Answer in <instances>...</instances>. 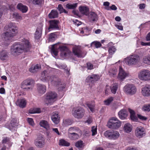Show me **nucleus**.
I'll use <instances>...</instances> for the list:
<instances>
[{
	"label": "nucleus",
	"mask_w": 150,
	"mask_h": 150,
	"mask_svg": "<svg viewBox=\"0 0 150 150\" xmlns=\"http://www.w3.org/2000/svg\"><path fill=\"white\" fill-rule=\"evenodd\" d=\"M40 79L44 82L50 81L52 84L57 87L59 91H61L65 88V84L61 82L60 79L54 76H51L48 71L44 70L42 72Z\"/></svg>",
	"instance_id": "nucleus-1"
},
{
	"label": "nucleus",
	"mask_w": 150,
	"mask_h": 150,
	"mask_svg": "<svg viewBox=\"0 0 150 150\" xmlns=\"http://www.w3.org/2000/svg\"><path fill=\"white\" fill-rule=\"evenodd\" d=\"M4 30L6 31L2 34V37L6 42L5 45L7 46L9 44L11 38L18 33V28L15 23L10 22L6 25Z\"/></svg>",
	"instance_id": "nucleus-2"
},
{
	"label": "nucleus",
	"mask_w": 150,
	"mask_h": 150,
	"mask_svg": "<svg viewBox=\"0 0 150 150\" xmlns=\"http://www.w3.org/2000/svg\"><path fill=\"white\" fill-rule=\"evenodd\" d=\"M31 47L28 40L23 38L21 42L15 43L11 46V51L12 54H19L23 52H30Z\"/></svg>",
	"instance_id": "nucleus-3"
},
{
	"label": "nucleus",
	"mask_w": 150,
	"mask_h": 150,
	"mask_svg": "<svg viewBox=\"0 0 150 150\" xmlns=\"http://www.w3.org/2000/svg\"><path fill=\"white\" fill-rule=\"evenodd\" d=\"M139 61V56L137 54H134L125 58L124 62L128 66H132L137 64Z\"/></svg>",
	"instance_id": "nucleus-4"
},
{
	"label": "nucleus",
	"mask_w": 150,
	"mask_h": 150,
	"mask_svg": "<svg viewBox=\"0 0 150 150\" xmlns=\"http://www.w3.org/2000/svg\"><path fill=\"white\" fill-rule=\"evenodd\" d=\"M121 125V122L116 117L111 118L107 123L108 127L111 129H117Z\"/></svg>",
	"instance_id": "nucleus-5"
},
{
	"label": "nucleus",
	"mask_w": 150,
	"mask_h": 150,
	"mask_svg": "<svg viewBox=\"0 0 150 150\" xmlns=\"http://www.w3.org/2000/svg\"><path fill=\"white\" fill-rule=\"evenodd\" d=\"M138 77L142 81H150V71L146 69L141 70L138 73Z\"/></svg>",
	"instance_id": "nucleus-6"
},
{
	"label": "nucleus",
	"mask_w": 150,
	"mask_h": 150,
	"mask_svg": "<svg viewBox=\"0 0 150 150\" xmlns=\"http://www.w3.org/2000/svg\"><path fill=\"white\" fill-rule=\"evenodd\" d=\"M105 136L109 139L116 140L120 136V134L117 131L108 130L104 133Z\"/></svg>",
	"instance_id": "nucleus-7"
},
{
	"label": "nucleus",
	"mask_w": 150,
	"mask_h": 150,
	"mask_svg": "<svg viewBox=\"0 0 150 150\" xmlns=\"http://www.w3.org/2000/svg\"><path fill=\"white\" fill-rule=\"evenodd\" d=\"M72 50L74 55L79 58H83L86 54V52L85 51L82 50L81 47L79 46L74 47Z\"/></svg>",
	"instance_id": "nucleus-8"
},
{
	"label": "nucleus",
	"mask_w": 150,
	"mask_h": 150,
	"mask_svg": "<svg viewBox=\"0 0 150 150\" xmlns=\"http://www.w3.org/2000/svg\"><path fill=\"white\" fill-rule=\"evenodd\" d=\"M73 116L78 118H81L85 114V110L81 108H73L72 110Z\"/></svg>",
	"instance_id": "nucleus-9"
},
{
	"label": "nucleus",
	"mask_w": 150,
	"mask_h": 150,
	"mask_svg": "<svg viewBox=\"0 0 150 150\" xmlns=\"http://www.w3.org/2000/svg\"><path fill=\"white\" fill-rule=\"evenodd\" d=\"M123 90L126 93L130 95L135 94L137 91L135 86L132 84H128L124 86Z\"/></svg>",
	"instance_id": "nucleus-10"
},
{
	"label": "nucleus",
	"mask_w": 150,
	"mask_h": 150,
	"mask_svg": "<svg viewBox=\"0 0 150 150\" xmlns=\"http://www.w3.org/2000/svg\"><path fill=\"white\" fill-rule=\"evenodd\" d=\"M134 134L137 138H142L145 136L146 135L145 130L143 127L142 126L138 127L135 130Z\"/></svg>",
	"instance_id": "nucleus-11"
},
{
	"label": "nucleus",
	"mask_w": 150,
	"mask_h": 150,
	"mask_svg": "<svg viewBox=\"0 0 150 150\" xmlns=\"http://www.w3.org/2000/svg\"><path fill=\"white\" fill-rule=\"evenodd\" d=\"M57 96V94L54 92H49L46 94V101L48 104H51L55 101Z\"/></svg>",
	"instance_id": "nucleus-12"
},
{
	"label": "nucleus",
	"mask_w": 150,
	"mask_h": 150,
	"mask_svg": "<svg viewBox=\"0 0 150 150\" xmlns=\"http://www.w3.org/2000/svg\"><path fill=\"white\" fill-rule=\"evenodd\" d=\"M49 26L48 29L46 30L45 32L46 33H48L51 30V29H57L59 28L58 24L59 21L55 20H53L50 21Z\"/></svg>",
	"instance_id": "nucleus-13"
},
{
	"label": "nucleus",
	"mask_w": 150,
	"mask_h": 150,
	"mask_svg": "<svg viewBox=\"0 0 150 150\" xmlns=\"http://www.w3.org/2000/svg\"><path fill=\"white\" fill-rule=\"evenodd\" d=\"M35 144L38 147H43L45 144V139L42 135H39L35 140Z\"/></svg>",
	"instance_id": "nucleus-14"
},
{
	"label": "nucleus",
	"mask_w": 150,
	"mask_h": 150,
	"mask_svg": "<svg viewBox=\"0 0 150 150\" xmlns=\"http://www.w3.org/2000/svg\"><path fill=\"white\" fill-rule=\"evenodd\" d=\"M129 74L128 72H125L122 67H120L119 72L118 76V79L121 81H123L125 78L128 76Z\"/></svg>",
	"instance_id": "nucleus-15"
},
{
	"label": "nucleus",
	"mask_w": 150,
	"mask_h": 150,
	"mask_svg": "<svg viewBox=\"0 0 150 150\" xmlns=\"http://www.w3.org/2000/svg\"><path fill=\"white\" fill-rule=\"evenodd\" d=\"M141 93L144 97L150 96V86L146 85L141 89Z\"/></svg>",
	"instance_id": "nucleus-16"
},
{
	"label": "nucleus",
	"mask_w": 150,
	"mask_h": 150,
	"mask_svg": "<svg viewBox=\"0 0 150 150\" xmlns=\"http://www.w3.org/2000/svg\"><path fill=\"white\" fill-rule=\"evenodd\" d=\"M51 118V120L54 124H57L59 122L60 117L57 112H53Z\"/></svg>",
	"instance_id": "nucleus-17"
},
{
	"label": "nucleus",
	"mask_w": 150,
	"mask_h": 150,
	"mask_svg": "<svg viewBox=\"0 0 150 150\" xmlns=\"http://www.w3.org/2000/svg\"><path fill=\"white\" fill-rule=\"evenodd\" d=\"M100 79L99 76L95 74H92L88 76L86 78V81L87 83H93L98 81Z\"/></svg>",
	"instance_id": "nucleus-18"
},
{
	"label": "nucleus",
	"mask_w": 150,
	"mask_h": 150,
	"mask_svg": "<svg viewBox=\"0 0 150 150\" xmlns=\"http://www.w3.org/2000/svg\"><path fill=\"white\" fill-rule=\"evenodd\" d=\"M98 15L95 12H91L88 15V20L91 23L96 22L98 19Z\"/></svg>",
	"instance_id": "nucleus-19"
},
{
	"label": "nucleus",
	"mask_w": 150,
	"mask_h": 150,
	"mask_svg": "<svg viewBox=\"0 0 150 150\" xmlns=\"http://www.w3.org/2000/svg\"><path fill=\"white\" fill-rule=\"evenodd\" d=\"M42 24H40L37 28L35 34V39L38 40L41 37L42 33Z\"/></svg>",
	"instance_id": "nucleus-20"
},
{
	"label": "nucleus",
	"mask_w": 150,
	"mask_h": 150,
	"mask_svg": "<svg viewBox=\"0 0 150 150\" xmlns=\"http://www.w3.org/2000/svg\"><path fill=\"white\" fill-rule=\"evenodd\" d=\"M34 83V80L32 79H28L24 80L22 83L21 88H26L25 86L31 85Z\"/></svg>",
	"instance_id": "nucleus-21"
},
{
	"label": "nucleus",
	"mask_w": 150,
	"mask_h": 150,
	"mask_svg": "<svg viewBox=\"0 0 150 150\" xmlns=\"http://www.w3.org/2000/svg\"><path fill=\"white\" fill-rule=\"evenodd\" d=\"M40 127L45 129L47 131H49L50 130V125L47 121L44 120H41L39 123Z\"/></svg>",
	"instance_id": "nucleus-22"
},
{
	"label": "nucleus",
	"mask_w": 150,
	"mask_h": 150,
	"mask_svg": "<svg viewBox=\"0 0 150 150\" xmlns=\"http://www.w3.org/2000/svg\"><path fill=\"white\" fill-rule=\"evenodd\" d=\"M61 53L60 56L62 57H65L67 56V53L69 52V50L67 47L64 46L59 47Z\"/></svg>",
	"instance_id": "nucleus-23"
},
{
	"label": "nucleus",
	"mask_w": 150,
	"mask_h": 150,
	"mask_svg": "<svg viewBox=\"0 0 150 150\" xmlns=\"http://www.w3.org/2000/svg\"><path fill=\"white\" fill-rule=\"evenodd\" d=\"M40 69V65L37 64L32 65L29 69V71L31 73H35L38 71Z\"/></svg>",
	"instance_id": "nucleus-24"
},
{
	"label": "nucleus",
	"mask_w": 150,
	"mask_h": 150,
	"mask_svg": "<svg viewBox=\"0 0 150 150\" xmlns=\"http://www.w3.org/2000/svg\"><path fill=\"white\" fill-rule=\"evenodd\" d=\"M16 104L20 107L24 108L26 104V102L24 99H18L16 102Z\"/></svg>",
	"instance_id": "nucleus-25"
},
{
	"label": "nucleus",
	"mask_w": 150,
	"mask_h": 150,
	"mask_svg": "<svg viewBox=\"0 0 150 150\" xmlns=\"http://www.w3.org/2000/svg\"><path fill=\"white\" fill-rule=\"evenodd\" d=\"M8 52L5 50L0 52V59L2 61H6L7 60L8 56Z\"/></svg>",
	"instance_id": "nucleus-26"
},
{
	"label": "nucleus",
	"mask_w": 150,
	"mask_h": 150,
	"mask_svg": "<svg viewBox=\"0 0 150 150\" xmlns=\"http://www.w3.org/2000/svg\"><path fill=\"white\" fill-rule=\"evenodd\" d=\"M119 117L122 120H124L127 117V114L126 111L124 109L121 110L118 113Z\"/></svg>",
	"instance_id": "nucleus-27"
},
{
	"label": "nucleus",
	"mask_w": 150,
	"mask_h": 150,
	"mask_svg": "<svg viewBox=\"0 0 150 150\" xmlns=\"http://www.w3.org/2000/svg\"><path fill=\"white\" fill-rule=\"evenodd\" d=\"M38 90L39 93L43 94L46 91V86L44 85L38 84Z\"/></svg>",
	"instance_id": "nucleus-28"
},
{
	"label": "nucleus",
	"mask_w": 150,
	"mask_h": 150,
	"mask_svg": "<svg viewBox=\"0 0 150 150\" xmlns=\"http://www.w3.org/2000/svg\"><path fill=\"white\" fill-rule=\"evenodd\" d=\"M123 129L126 133H129L132 130V126L130 124L128 123H127L124 125Z\"/></svg>",
	"instance_id": "nucleus-29"
},
{
	"label": "nucleus",
	"mask_w": 150,
	"mask_h": 150,
	"mask_svg": "<svg viewBox=\"0 0 150 150\" xmlns=\"http://www.w3.org/2000/svg\"><path fill=\"white\" fill-rule=\"evenodd\" d=\"M17 8L18 9L24 13L26 12L28 10V7L26 6L23 5L21 3H19L18 5Z\"/></svg>",
	"instance_id": "nucleus-30"
},
{
	"label": "nucleus",
	"mask_w": 150,
	"mask_h": 150,
	"mask_svg": "<svg viewBox=\"0 0 150 150\" xmlns=\"http://www.w3.org/2000/svg\"><path fill=\"white\" fill-rule=\"evenodd\" d=\"M80 12L82 14L87 15L89 12L88 8L85 6H80L79 8Z\"/></svg>",
	"instance_id": "nucleus-31"
},
{
	"label": "nucleus",
	"mask_w": 150,
	"mask_h": 150,
	"mask_svg": "<svg viewBox=\"0 0 150 150\" xmlns=\"http://www.w3.org/2000/svg\"><path fill=\"white\" fill-rule=\"evenodd\" d=\"M118 84L115 83L112 85L110 86V89L111 93L113 94H115L118 88Z\"/></svg>",
	"instance_id": "nucleus-32"
},
{
	"label": "nucleus",
	"mask_w": 150,
	"mask_h": 150,
	"mask_svg": "<svg viewBox=\"0 0 150 150\" xmlns=\"http://www.w3.org/2000/svg\"><path fill=\"white\" fill-rule=\"evenodd\" d=\"M58 13L57 11L52 10L51 12L48 14L50 18H55L58 17Z\"/></svg>",
	"instance_id": "nucleus-33"
},
{
	"label": "nucleus",
	"mask_w": 150,
	"mask_h": 150,
	"mask_svg": "<svg viewBox=\"0 0 150 150\" xmlns=\"http://www.w3.org/2000/svg\"><path fill=\"white\" fill-rule=\"evenodd\" d=\"M56 45H54L52 46L51 49L52 54L54 57H56L57 55V48L56 47Z\"/></svg>",
	"instance_id": "nucleus-34"
},
{
	"label": "nucleus",
	"mask_w": 150,
	"mask_h": 150,
	"mask_svg": "<svg viewBox=\"0 0 150 150\" xmlns=\"http://www.w3.org/2000/svg\"><path fill=\"white\" fill-rule=\"evenodd\" d=\"M129 111L130 113V117L131 120L134 121H136L137 120V118L135 115V113L134 111L130 109H129Z\"/></svg>",
	"instance_id": "nucleus-35"
},
{
	"label": "nucleus",
	"mask_w": 150,
	"mask_h": 150,
	"mask_svg": "<svg viewBox=\"0 0 150 150\" xmlns=\"http://www.w3.org/2000/svg\"><path fill=\"white\" fill-rule=\"evenodd\" d=\"M68 136L70 139L73 140H76L79 137L78 134L75 132L69 133Z\"/></svg>",
	"instance_id": "nucleus-36"
},
{
	"label": "nucleus",
	"mask_w": 150,
	"mask_h": 150,
	"mask_svg": "<svg viewBox=\"0 0 150 150\" xmlns=\"http://www.w3.org/2000/svg\"><path fill=\"white\" fill-rule=\"evenodd\" d=\"M16 122H13V121H11V125L9 127V129L12 132H14L16 131Z\"/></svg>",
	"instance_id": "nucleus-37"
},
{
	"label": "nucleus",
	"mask_w": 150,
	"mask_h": 150,
	"mask_svg": "<svg viewBox=\"0 0 150 150\" xmlns=\"http://www.w3.org/2000/svg\"><path fill=\"white\" fill-rule=\"evenodd\" d=\"M79 30L81 34H84V35H87V33L91 30V29L88 27H85L80 29Z\"/></svg>",
	"instance_id": "nucleus-38"
},
{
	"label": "nucleus",
	"mask_w": 150,
	"mask_h": 150,
	"mask_svg": "<svg viewBox=\"0 0 150 150\" xmlns=\"http://www.w3.org/2000/svg\"><path fill=\"white\" fill-rule=\"evenodd\" d=\"M59 145L60 146H68L70 144L68 142L66 141L64 139H61L59 140Z\"/></svg>",
	"instance_id": "nucleus-39"
},
{
	"label": "nucleus",
	"mask_w": 150,
	"mask_h": 150,
	"mask_svg": "<svg viewBox=\"0 0 150 150\" xmlns=\"http://www.w3.org/2000/svg\"><path fill=\"white\" fill-rule=\"evenodd\" d=\"M41 112L40 109L38 108H35L33 109H31L29 110V112L30 113H40Z\"/></svg>",
	"instance_id": "nucleus-40"
},
{
	"label": "nucleus",
	"mask_w": 150,
	"mask_h": 150,
	"mask_svg": "<svg viewBox=\"0 0 150 150\" xmlns=\"http://www.w3.org/2000/svg\"><path fill=\"white\" fill-rule=\"evenodd\" d=\"M77 4L78 3L73 4H68L66 5V7L69 9H73L77 6Z\"/></svg>",
	"instance_id": "nucleus-41"
},
{
	"label": "nucleus",
	"mask_w": 150,
	"mask_h": 150,
	"mask_svg": "<svg viewBox=\"0 0 150 150\" xmlns=\"http://www.w3.org/2000/svg\"><path fill=\"white\" fill-rule=\"evenodd\" d=\"M80 130L79 128L77 127H72L68 129V134L69 133L74 132L76 131H79Z\"/></svg>",
	"instance_id": "nucleus-42"
},
{
	"label": "nucleus",
	"mask_w": 150,
	"mask_h": 150,
	"mask_svg": "<svg viewBox=\"0 0 150 150\" xmlns=\"http://www.w3.org/2000/svg\"><path fill=\"white\" fill-rule=\"evenodd\" d=\"M57 9L60 13L63 12L66 13H68V12L64 9L61 4H59L57 7Z\"/></svg>",
	"instance_id": "nucleus-43"
},
{
	"label": "nucleus",
	"mask_w": 150,
	"mask_h": 150,
	"mask_svg": "<svg viewBox=\"0 0 150 150\" xmlns=\"http://www.w3.org/2000/svg\"><path fill=\"white\" fill-rule=\"evenodd\" d=\"M113 100V98L110 97L104 101V104L106 105H109Z\"/></svg>",
	"instance_id": "nucleus-44"
},
{
	"label": "nucleus",
	"mask_w": 150,
	"mask_h": 150,
	"mask_svg": "<svg viewBox=\"0 0 150 150\" xmlns=\"http://www.w3.org/2000/svg\"><path fill=\"white\" fill-rule=\"evenodd\" d=\"M116 49L115 46L110 47L108 50L109 54L110 55L113 54L116 51Z\"/></svg>",
	"instance_id": "nucleus-45"
},
{
	"label": "nucleus",
	"mask_w": 150,
	"mask_h": 150,
	"mask_svg": "<svg viewBox=\"0 0 150 150\" xmlns=\"http://www.w3.org/2000/svg\"><path fill=\"white\" fill-rule=\"evenodd\" d=\"M63 122L64 125L66 126L70 125L72 124V120L69 119L64 120Z\"/></svg>",
	"instance_id": "nucleus-46"
},
{
	"label": "nucleus",
	"mask_w": 150,
	"mask_h": 150,
	"mask_svg": "<svg viewBox=\"0 0 150 150\" xmlns=\"http://www.w3.org/2000/svg\"><path fill=\"white\" fill-rule=\"evenodd\" d=\"M91 45H94L96 48H98L100 47L101 46V43L98 41H94L91 43Z\"/></svg>",
	"instance_id": "nucleus-47"
},
{
	"label": "nucleus",
	"mask_w": 150,
	"mask_h": 150,
	"mask_svg": "<svg viewBox=\"0 0 150 150\" xmlns=\"http://www.w3.org/2000/svg\"><path fill=\"white\" fill-rule=\"evenodd\" d=\"M56 35L55 33H52L50 34L49 38L50 41L53 42L55 38Z\"/></svg>",
	"instance_id": "nucleus-48"
},
{
	"label": "nucleus",
	"mask_w": 150,
	"mask_h": 150,
	"mask_svg": "<svg viewBox=\"0 0 150 150\" xmlns=\"http://www.w3.org/2000/svg\"><path fill=\"white\" fill-rule=\"evenodd\" d=\"M149 56L148 57H145L143 59V62L146 64L150 65V60Z\"/></svg>",
	"instance_id": "nucleus-49"
},
{
	"label": "nucleus",
	"mask_w": 150,
	"mask_h": 150,
	"mask_svg": "<svg viewBox=\"0 0 150 150\" xmlns=\"http://www.w3.org/2000/svg\"><path fill=\"white\" fill-rule=\"evenodd\" d=\"M142 110L144 111H150V103L148 105H145L142 108Z\"/></svg>",
	"instance_id": "nucleus-50"
},
{
	"label": "nucleus",
	"mask_w": 150,
	"mask_h": 150,
	"mask_svg": "<svg viewBox=\"0 0 150 150\" xmlns=\"http://www.w3.org/2000/svg\"><path fill=\"white\" fill-rule=\"evenodd\" d=\"M13 18L17 20H21L22 19V17L17 13H13Z\"/></svg>",
	"instance_id": "nucleus-51"
},
{
	"label": "nucleus",
	"mask_w": 150,
	"mask_h": 150,
	"mask_svg": "<svg viewBox=\"0 0 150 150\" xmlns=\"http://www.w3.org/2000/svg\"><path fill=\"white\" fill-rule=\"evenodd\" d=\"M83 144V141H78L76 142L75 146L76 147L80 148L82 147Z\"/></svg>",
	"instance_id": "nucleus-52"
},
{
	"label": "nucleus",
	"mask_w": 150,
	"mask_h": 150,
	"mask_svg": "<svg viewBox=\"0 0 150 150\" xmlns=\"http://www.w3.org/2000/svg\"><path fill=\"white\" fill-rule=\"evenodd\" d=\"M91 132H92V136H94L97 134V128L96 127L93 126L91 128Z\"/></svg>",
	"instance_id": "nucleus-53"
},
{
	"label": "nucleus",
	"mask_w": 150,
	"mask_h": 150,
	"mask_svg": "<svg viewBox=\"0 0 150 150\" xmlns=\"http://www.w3.org/2000/svg\"><path fill=\"white\" fill-rule=\"evenodd\" d=\"M86 105L90 109V110L91 112H93L94 111V108L95 106V105L94 104H91L87 103Z\"/></svg>",
	"instance_id": "nucleus-54"
},
{
	"label": "nucleus",
	"mask_w": 150,
	"mask_h": 150,
	"mask_svg": "<svg viewBox=\"0 0 150 150\" xmlns=\"http://www.w3.org/2000/svg\"><path fill=\"white\" fill-rule=\"evenodd\" d=\"M117 72V69H115L113 71L110 70L109 72V75L111 76H113L116 75Z\"/></svg>",
	"instance_id": "nucleus-55"
},
{
	"label": "nucleus",
	"mask_w": 150,
	"mask_h": 150,
	"mask_svg": "<svg viewBox=\"0 0 150 150\" xmlns=\"http://www.w3.org/2000/svg\"><path fill=\"white\" fill-rule=\"evenodd\" d=\"M43 1V0H33V2L34 4L40 5L41 4Z\"/></svg>",
	"instance_id": "nucleus-56"
},
{
	"label": "nucleus",
	"mask_w": 150,
	"mask_h": 150,
	"mask_svg": "<svg viewBox=\"0 0 150 150\" xmlns=\"http://www.w3.org/2000/svg\"><path fill=\"white\" fill-rule=\"evenodd\" d=\"M115 26L119 30H122L123 29V27L122 26V24L120 23H118L115 25Z\"/></svg>",
	"instance_id": "nucleus-57"
},
{
	"label": "nucleus",
	"mask_w": 150,
	"mask_h": 150,
	"mask_svg": "<svg viewBox=\"0 0 150 150\" xmlns=\"http://www.w3.org/2000/svg\"><path fill=\"white\" fill-rule=\"evenodd\" d=\"M87 68L88 69L91 70L93 68V65L90 62L87 63Z\"/></svg>",
	"instance_id": "nucleus-58"
},
{
	"label": "nucleus",
	"mask_w": 150,
	"mask_h": 150,
	"mask_svg": "<svg viewBox=\"0 0 150 150\" xmlns=\"http://www.w3.org/2000/svg\"><path fill=\"white\" fill-rule=\"evenodd\" d=\"M28 122L29 124L32 126H33L34 125V123L33 119L31 118H28Z\"/></svg>",
	"instance_id": "nucleus-59"
},
{
	"label": "nucleus",
	"mask_w": 150,
	"mask_h": 150,
	"mask_svg": "<svg viewBox=\"0 0 150 150\" xmlns=\"http://www.w3.org/2000/svg\"><path fill=\"white\" fill-rule=\"evenodd\" d=\"M110 3L108 1L104 2L103 3V5L106 6L105 9L107 10H110V7H109Z\"/></svg>",
	"instance_id": "nucleus-60"
},
{
	"label": "nucleus",
	"mask_w": 150,
	"mask_h": 150,
	"mask_svg": "<svg viewBox=\"0 0 150 150\" xmlns=\"http://www.w3.org/2000/svg\"><path fill=\"white\" fill-rule=\"evenodd\" d=\"M137 117L138 118L141 120H146L147 118L140 115H137Z\"/></svg>",
	"instance_id": "nucleus-61"
},
{
	"label": "nucleus",
	"mask_w": 150,
	"mask_h": 150,
	"mask_svg": "<svg viewBox=\"0 0 150 150\" xmlns=\"http://www.w3.org/2000/svg\"><path fill=\"white\" fill-rule=\"evenodd\" d=\"M125 150H138V149L135 147H128Z\"/></svg>",
	"instance_id": "nucleus-62"
},
{
	"label": "nucleus",
	"mask_w": 150,
	"mask_h": 150,
	"mask_svg": "<svg viewBox=\"0 0 150 150\" xmlns=\"http://www.w3.org/2000/svg\"><path fill=\"white\" fill-rule=\"evenodd\" d=\"M74 22L75 23V24L78 26L80 25L81 24V22L77 20H75L74 21Z\"/></svg>",
	"instance_id": "nucleus-63"
},
{
	"label": "nucleus",
	"mask_w": 150,
	"mask_h": 150,
	"mask_svg": "<svg viewBox=\"0 0 150 150\" xmlns=\"http://www.w3.org/2000/svg\"><path fill=\"white\" fill-rule=\"evenodd\" d=\"M146 40L147 41H150V32L147 35L146 37Z\"/></svg>",
	"instance_id": "nucleus-64"
}]
</instances>
